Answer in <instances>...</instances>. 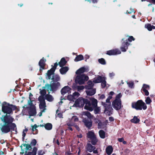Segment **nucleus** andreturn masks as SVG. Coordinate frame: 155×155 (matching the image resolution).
Returning a JSON list of instances; mask_svg holds the SVG:
<instances>
[{
	"mask_svg": "<svg viewBox=\"0 0 155 155\" xmlns=\"http://www.w3.org/2000/svg\"><path fill=\"white\" fill-rule=\"evenodd\" d=\"M45 128L47 130H50L52 128V124L49 123H47L44 126Z\"/></svg>",
	"mask_w": 155,
	"mask_h": 155,
	"instance_id": "nucleus-33",
	"label": "nucleus"
},
{
	"mask_svg": "<svg viewBox=\"0 0 155 155\" xmlns=\"http://www.w3.org/2000/svg\"><path fill=\"white\" fill-rule=\"evenodd\" d=\"M132 107L136 110H145L147 108V106L145 103L141 100H139L136 102L132 103Z\"/></svg>",
	"mask_w": 155,
	"mask_h": 155,
	"instance_id": "nucleus-5",
	"label": "nucleus"
},
{
	"mask_svg": "<svg viewBox=\"0 0 155 155\" xmlns=\"http://www.w3.org/2000/svg\"><path fill=\"white\" fill-rule=\"evenodd\" d=\"M71 88L68 86H66L63 88L61 90V92L62 94L64 95L66 93L70 92Z\"/></svg>",
	"mask_w": 155,
	"mask_h": 155,
	"instance_id": "nucleus-13",
	"label": "nucleus"
},
{
	"mask_svg": "<svg viewBox=\"0 0 155 155\" xmlns=\"http://www.w3.org/2000/svg\"><path fill=\"white\" fill-rule=\"evenodd\" d=\"M80 95V94L78 92H75L72 94H69L67 98L68 100L74 101V100L78 98Z\"/></svg>",
	"mask_w": 155,
	"mask_h": 155,
	"instance_id": "nucleus-10",
	"label": "nucleus"
},
{
	"mask_svg": "<svg viewBox=\"0 0 155 155\" xmlns=\"http://www.w3.org/2000/svg\"><path fill=\"white\" fill-rule=\"evenodd\" d=\"M148 6L149 7H150V6L151 7V8H150L151 9H152V10H153V9H154L153 6L152 5V4H149L148 5Z\"/></svg>",
	"mask_w": 155,
	"mask_h": 155,
	"instance_id": "nucleus-61",
	"label": "nucleus"
},
{
	"mask_svg": "<svg viewBox=\"0 0 155 155\" xmlns=\"http://www.w3.org/2000/svg\"><path fill=\"white\" fill-rule=\"evenodd\" d=\"M83 122L84 123L85 125L88 128H90L92 125V122L86 120L85 119H83Z\"/></svg>",
	"mask_w": 155,
	"mask_h": 155,
	"instance_id": "nucleus-20",
	"label": "nucleus"
},
{
	"mask_svg": "<svg viewBox=\"0 0 155 155\" xmlns=\"http://www.w3.org/2000/svg\"><path fill=\"white\" fill-rule=\"evenodd\" d=\"M84 57L82 55H79L76 56L74 59L75 61H78L83 60Z\"/></svg>",
	"mask_w": 155,
	"mask_h": 155,
	"instance_id": "nucleus-32",
	"label": "nucleus"
},
{
	"mask_svg": "<svg viewBox=\"0 0 155 155\" xmlns=\"http://www.w3.org/2000/svg\"><path fill=\"white\" fill-rule=\"evenodd\" d=\"M45 99L49 101H51L53 100V98L51 95L50 94H47L45 96Z\"/></svg>",
	"mask_w": 155,
	"mask_h": 155,
	"instance_id": "nucleus-34",
	"label": "nucleus"
},
{
	"mask_svg": "<svg viewBox=\"0 0 155 155\" xmlns=\"http://www.w3.org/2000/svg\"><path fill=\"white\" fill-rule=\"evenodd\" d=\"M57 65V63H55L53 67L48 71L46 75V78L47 79H51L54 81H57L59 80L60 78L58 76L56 75L55 76H53L54 72Z\"/></svg>",
	"mask_w": 155,
	"mask_h": 155,
	"instance_id": "nucleus-3",
	"label": "nucleus"
},
{
	"mask_svg": "<svg viewBox=\"0 0 155 155\" xmlns=\"http://www.w3.org/2000/svg\"><path fill=\"white\" fill-rule=\"evenodd\" d=\"M145 27L149 31H151L152 29H155V27L153 25H151L150 24H147L145 25Z\"/></svg>",
	"mask_w": 155,
	"mask_h": 155,
	"instance_id": "nucleus-27",
	"label": "nucleus"
},
{
	"mask_svg": "<svg viewBox=\"0 0 155 155\" xmlns=\"http://www.w3.org/2000/svg\"><path fill=\"white\" fill-rule=\"evenodd\" d=\"M127 84L131 88L134 87V83L133 82L130 81L127 82Z\"/></svg>",
	"mask_w": 155,
	"mask_h": 155,
	"instance_id": "nucleus-44",
	"label": "nucleus"
},
{
	"mask_svg": "<svg viewBox=\"0 0 155 155\" xmlns=\"http://www.w3.org/2000/svg\"><path fill=\"white\" fill-rule=\"evenodd\" d=\"M129 11H127V12H126V13H129V14H131L132 13V12H135V11H134V10H129Z\"/></svg>",
	"mask_w": 155,
	"mask_h": 155,
	"instance_id": "nucleus-58",
	"label": "nucleus"
},
{
	"mask_svg": "<svg viewBox=\"0 0 155 155\" xmlns=\"http://www.w3.org/2000/svg\"><path fill=\"white\" fill-rule=\"evenodd\" d=\"M36 114L35 107L33 106L31 107L29 111V114L30 116H33L35 115Z\"/></svg>",
	"mask_w": 155,
	"mask_h": 155,
	"instance_id": "nucleus-17",
	"label": "nucleus"
},
{
	"mask_svg": "<svg viewBox=\"0 0 155 155\" xmlns=\"http://www.w3.org/2000/svg\"><path fill=\"white\" fill-rule=\"evenodd\" d=\"M58 110H57L56 111V117L59 118H62V114L61 113H58Z\"/></svg>",
	"mask_w": 155,
	"mask_h": 155,
	"instance_id": "nucleus-46",
	"label": "nucleus"
},
{
	"mask_svg": "<svg viewBox=\"0 0 155 155\" xmlns=\"http://www.w3.org/2000/svg\"><path fill=\"white\" fill-rule=\"evenodd\" d=\"M86 92L87 95L92 96L94 95L96 93V90L94 89H87Z\"/></svg>",
	"mask_w": 155,
	"mask_h": 155,
	"instance_id": "nucleus-18",
	"label": "nucleus"
},
{
	"mask_svg": "<svg viewBox=\"0 0 155 155\" xmlns=\"http://www.w3.org/2000/svg\"><path fill=\"white\" fill-rule=\"evenodd\" d=\"M113 149L111 146H108L106 149V152L108 155H110L113 152Z\"/></svg>",
	"mask_w": 155,
	"mask_h": 155,
	"instance_id": "nucleus-24",
	"label": "nucleus"
},
{
	"mask_svg": "<svg viewBox=\"0 0 155 155\" xmlns=\"http://www.w3.org/2000/svg\"><path fill=\"white\" fill-rule=\"evenodd\" d=\"M139 121L140 120L138 119L137 117L135 116L134 117V118L131 120V122L134 123H138L139 122Z\"/></svg>",
	"mask_w": 155,
	"mask_h": 155,
	"instance_id": "nucleus-39",
	"label": "nucleus"
},
{
	"mask_svg": "<svg viewBox=\"0 0 155 155\" xmlns=\"http://www.w3.org/2000/svg\"><path fill=\"white\" fill-rule=\"evenodd\" d=\"M88 79V77L84 74H78L75 78V81L76 83L81 84H84L85 81H87Z\"/></svg>",
	"mask_w": 155,
	"mask_h": 155,
	"instance_id": "nucleus-7",
	"label": "nucleus"
},
{
	"mask_svg": "<svg viewBox=\"0 0 155 155\" xmlns=\"http://www.w3.org/2000/svg\"><path fill=\"white\" fill-rule=\"evenodd\" d=\"M99 134L100 137L102 138H104L105 137V134L103 130L99 131Z\"/></svg>",
	"mask_w": 155,
	"mask_h": 155,
	"instance_id": "nucleus-37",
	"label": "nucleus"
},
{
	"mask_svg": "<svg viewBox=\"0 0 155 155\" xmlns=\"http://www.w3.org/2000/svg\"><path fill=\"white\" fill-rule=\"evenodd\" d=\"M120 51L118 49H115L107 51V54L109 55H114L120 54L121 53Z\"/></svg>",
	"mask_w": 155,
	"mask_h": 155,
	"instance_id": "nucleus-12",
	"label": "nucleus"
},
{
	"mask_svg": "<svg viewBox=\"0 0 155 155\" xmlns=\"http://www.w3.org/2000/svg\"><path fill=\"white\" fill-rule=\"evenodd\" d=\"M100 111V107H96L95 108L94 112V113L96 114L99 113Z\"/></svg>",
	"mask_w": 155,
	"mask_h": 155,
	"instance_id": "nucleus-48",
	"label": "nucleus"
},
{
	"mask_svg": "<svg viewBox=\"0 0 155 155\" xmlns=\"http://www.w3.org/2000/svg\"><path fill=\"white\" fill-rule=\"evenodd\" d=\"M86 149L88 151L91 152L95 149V147L94 146H92L90 143H87Z\"/></svg>",
	"mask_w": 155,
	"mask_h": 155,
	"instance_id": "nucleus-21",
	"label": "nucleus"
},
{
	"mask_svg": "<svg viewBox=\"0 0 155 155\" xmlns=\"http://www.w3.org/2000/svg\"><path fill=\"white\" fill-rule=\"evenodd\" d=\"M122 95L121 93L117 95L115 100L112 103V106L113 107L117 110L120 109L121 107V102L120 99Z\"/></svg>",
	"mask_w": 155,
	"mask_h": 155,
	"instance_id": "nucleus-6",
	"label": "nucleus"
},
{
	"mask_svg": "<svg viewBox=\"0 0 155 155\" xmlns=\"http://www.w3.org/2000/svg\"><path fill=\"white\" fill-rule=\"evenodd\" d=\"M71 122H77L78 121V118L76 116H73L71 118Z\"/></svg>",
	"mask_w": 155,
	"mask_h": 155,
	"instance_id": "nucleus-45",
	"label": "nucleus"
},
{
	"mask_svg": "<svg viewBox=\"0 0 155 155\" xmlns=\"http://www.w3.org/2000/svg\"><path fill=\"white\" fill-rule=\"evenodd\" d=\"M38 127V126H37L36 124H35L34 125L32 126V131L34 132L35 131H36L35 132L33 133V134H37V130L36 129V128Z\"/></svg>",
	"mask_w": 155,
	"mask_h": 155,
	"instance_id": "nucleus-38",
	"label": "nucleus"
},
{
	"mask_svg": "<svg viewBox=\"0 0 155 155\" xmlns=\"http://www.w3.org/2000/svg\"><path fill=\"white\" fill-rule=\"evenodd\" d=\"M38 100L40 102H45L43 96H40L38 97Z\"/></svg>",
	"mask_w": 155,
	"mask_h": 155,
	"instance_id": "nucleus-49",
	"label": "nucleus"
},
{
	"mask_svg": "<svg viewBox=\"0 0 155 155\" xmlns=\"http://www.w3.org/2000/svg\"><path fill=\"white\" fill-rule=\"evenodd\" d=\"M40 93L41 96H44L46 94V92L45 90L43 89L40 91Z\"/></svg>",
	"mask_w": 155,
	"mask_h": 155,
	"instance_id": "nucleus-52",
	"label": "nucleus"
},
{
	"mask_svg": "<svg viewBox=\"0 0 155 155\" xmlns=\"http://www.w3.org/2000/svg\"><path fill=\"white\" fill-rule=\"evenodd\" d=\"M89 58V55H86L85 56V58H86V59L85 60V61H86V60L87 59H88Z\"/></svg>",
	"mask_w": 155,
	"mask_h": 155,
	"instance_id": "nucleus-63",
	"label": "nucleus"
},
{
	"mask_svg": "<svg viewBox=\"0 0 155 155\" xmlns=\"http://www.w3.org/2000/svg\"><path fill=\"white\" fill-rule=\"evenodd\" d=\"M98 61L100 63L102 64H106V62L103 58H101L98 60Z\"/></svg>",
	"mask_w": 155,
	"mask_h": 155,
	"instance_id": "nucleus-47",
	"label": "nucleus"
},
{
	"mask_svg": "<svg viewBox=\"0 0 155 155\" xmlns=\"http://www.w3.org/2000/svg\"><path fill=\"white\" fill-rule=\"evenodd\" d=\"M45 109H43L42 110H41V112L39 113L38 114V115L39 116L41 117L42 115V113L43 112H45Z\"/></svg>",
	"mask_w": 155,
	"mask_h": 155,
	"instance_id": "nucleus-56",
	"label": "nucleus"
},
{
	"mask_svg": "<svg viewBox=\"0 0 155 155\" xmlns=\"http://www.w3.org/2000/svg\"><path fill=\"white\" fill-rule=\"evenodd\" d=\"M37 142L36 140L35 139H33L31 142V144L32 145L35 146L36 145Z\"/></svg>",
	"mask_w": 155,
	"mask_h": 155,
	"instance_id": "nucleus-53",
	"label": "nucleus"
},
{
	"mask_svg": "<svg viewBox=\"0 0 155 155\" xmlns=\"http://www.w3.org/2000/svg\"><path fill=\"white\" fill-rule=\"evenodd\" d=\"M68 70V68L67 67H65L61 68L60 69V71L62 74H64L66 73Z\"/></svg>",
	"mask_w": 155,
	"mask_h": 155,
	"instance_id": "nucleus-30",
	"label": "nucleus"
},
{
	"mask_svg": "<svg viewBox=\"0 0 155 155\" xmlns=\"http://www.w3.org/2000/svg\"><path fill=\"white\" fill-rule=\"evenodd\" d=\"M1 119L3 123V125L1 124L2 126L1 130L2 132L7 133L9 132L11 129L14 130L16 129L15 124L12 123L14 119L10 116H3Z\"/></svg>",
	"mask_w": 155,
	"mask_h": 155,
	"instance_id": "nucleus-1",
	"label": "nucleus"
},
{
	"mask_svg": "<svg viewBox=\"0 0 155 155\" xmlns=\"http://www.w3.org/2000/svg\"><path fill=\"white\" fill-rule=\"evenodd\" d=\"M135 40L134 38L132 36H130L128 38V40L131 42L132 41H134Z\"/></svg>",
	"mask_w": 155,
	"mask_h": 155,
	"instance_id": "nucleus-54",
	"label": "nucleus"
},
{
	"mask_svg": "<svg viewBox=\"0 0 155 155\" xmlns=\"http://www.w3.org/2000/svg\"><path fill=\"white\" fill-rule=\"evenodd\" d=\"M87 137L88 138H90L91 140V143L93 145H95L97 141L96 137L94 133L92 131H89L87 134Z\"/></svg>",
	"mask_w": 155,
	"mask_h": 155,
	"instance_id": "nucleus-9",
	"label": "nucleus"
},
{
	"mask_svg": "<svg viewBox=\"0 0 155 155\" xmlns=\"http://www.w3.org/2000/svg\"><path fill=\"white\" fill-rule=\"evenodd\" d=\"M45 59L43 58H42L39 62V65L40 66V70L44 69V67L45 65Z\"/></svg>",
	"mask_w": 155,
	"mask_h": 155,
	"instance_id": "nucleus-15",
	"label": "nucleus"
},
{
	"mask_svg": "<svg viewBox=\"0 0 155 155\" xmlns=\"http://www.w3.org/2000/svg\"><path fill=\"white\" fill-rule=\"evenodd\" d=\"M84 88V87L83 86H79L77 87V90L78 91L83 90Z\"/></svg>",
	"mask_w": 155,
	"mask_h": 155,
	"instance_id": "nucleus-51",
	"label": "nucleus"
},
{
	"mask_svg": "<svg viewBox=\"0 0 155 155\" xmlns=\"http://www.w3.org/2000/svg\"><path fill=\"white\" fill-rule=\"evenodd\" d=\"M87 84V85L85 87L86 89H89L92 88L94 86L93 82L91 81H89L88 82Z\"/></svg>",
	"mask_w": 155,
	"mask_h": 155,
	"instance_id": "nucleus-29",
	"label": "nucleus"
},
{
	"mask_svg": "<svg viewBox=\"0 0 155 155\" xmlns=\"http://www.w3.org/2000/svg\"><path fill=\"white\" fill-rule=\"evenodd\" d=\"M87 69L84 67H82L78 70L76 72V74L81 75V73H83L86 71Z\"/></svg>",
	"mask_w": 155,
	"mask_h": 155,
	"instance_id": "nucleus-23",
	"label": "nucleus"
},
{
	"mask_svg": "<svg viewBox=\"0 0 155 155\" xmlns=\"http://www.w3.org/2000/svg\"><path fill=\"white\" fill-rule=\"evenodd\" d=\"M87 102V100H85L82 97H79L75 101L73 107H83Z\"/></svg>",
	"mask_w": 155,
	"mask_h": 155,
	"instance_id": "nucleus-8",
	"label": "nucleus"
},
{
	"mask_svg": "<svg viewBox=\"0 0 155 155\" xmlns=\"http://www.w3.org/2000/svg\"><path fill=\"white\" fill-rule=\"evenodd\" d=\"M37 150V148L34 147L33 149L32 152H26L24 155H36Z\"/></svg>",
	"mask_w": 155,
	"mask_h": 155,
	"instance_id": "nucleus-26",
	"label": "nucleus"
},
{
	"mask_svg": "<svg viewBox=\"0 0 155 155\" xmlns=\"http://www.w3.org/2000/svg\"><path fill=\"white\" fill-rule=\"evenodd\" d=\"M104 77L98 76L93 79V82L94 83H100L104 79Z\"/></svg>",
	"mask_w": 155,
	"mask_h": 155,
	"instance_id": "nucleus-16",
	"label": "nucleus"
},
{
	"mask_svg": "<svg viewBox=\"0 0 155 155\" xmlns=\"http://www.w3.org/2000/svg\"><path fill=\"white\" fill-rule=\"evenodd\" d=\"M114 94L113 91H111L109 93V96L106 100V103L104 104L105 107L104 113L107 115H110L113 112V109L111 105L110 100L112 98V95Z\"/></svg>",
	"mask_w": 155,
	"mask_h": 155,
	"instance_id": "nucleus-2",
	"label": "nucleus"
},
{
	"mask_svg": "<svg viewBox=\"0 0 155 155\" xmlns=\"http://www.w3.org/2000/svg\"><path fill=\"white\" fill-rule=\"evenodd\" d=\"M67 124L69 126H74L78 130H79L80 129L78 126L72 123H68Z\"/></svg>",
	"mask_w": 155,
	"mask_h": 155,
	"instance_id": "nucleus-40",
	"label": "nucleus"
},
{
	"mask_svg": "<svg viewBox=\"0 0 155 155\" xmlns=\"http://www.w3.org/2000/svg\"><path fill=\"white\" fill-rule=\"evenodd\" d=\"M114 75H115L114 74L113 72L110 73L109 74L110 77H113L114 76Z\"/></svg>",
	"mask_w": 155,
	"mask_h": 155,
	"instance_id": "nucleus-59",
	"label": "nucleus"
},
{
	"mask_svg": "<svg viewBox=\"0 0 155 155\" xmlns=\"http://www.w3.org/2000/svg\"><path fill=\"white\" fill-rule=\"evenodd\" d=\"M145 101L147 104H150L152 102L151 100L150 99V97H146Z\"/></svg>",
	"mask_w": 155,
	"mask_h": 155,
	"instance_id": "nucleus-41",
	"label": "nucleus"
},
{
	"mask_svg": "<svg viewBox=\"0 0 155 155\" xmlns=\"http://www.w3.org/2000/svg\"><path fill=\"white\" fill-rule=\"evenodd\" d=\"M90 100L91 102V104L93 107H94V108L96 107L97 105V100L96 99L92 97L91 98Z\"/></svg>",
	"mask_w": 155,
	"mask_h": 155,
	"instance_id": "nucleus-22",
	"label": "nucleus"
},
{
	"mask_svg": "<svg viewBox=\"0 0 155 155\" xmlns=\"http://www.w3.org/2000/svg\"><path fill=\"white\" fill-rule=\"evenodd\" d=\"M95 122L96 123H98V128H103V127L102 126V124L100 122V121L97 119H95Z\"/></svg>",
	"mask_w": 155,
	"mask_h": 155,
	"instance_id": "nucleus-35",
	"label": "nucleus"
},
{
	"mask_svg": "<svg viewBox=\"0 0 155 155\" xmlns=\"http://www.w3.org/2000/svg\"><path fill=\"white\" fill-rule=\"evenodd\" d=\"M44 153L42 150H40L38 151V155H43Z\"/></svg>",
	"mask_w": 155,
	"mask_h": 155,
	"instance_id": "nucleus-55",
	"label": "nucleus"
},
{
	"mask_svg": "<svg viewBox=\"0 0 155 155\" xmlns=\"http://www.w3.org/2000/svg\"><path fill=\"white\" fill-rule=\"evenodd\" d=\"M150 89V86L149 85L144 84L142 88L141 91H143L144 93V95L146 96H148L149 95V92L148 90Z\"/></svg>",
	"mask_w": 155,
	"mask_h": 155,
	"instance_id": "nucleus-11",
	"label": "nucleus"
},
{
	"mask_svg": "<svg viewBox=\"0 0 155 155\" xmlns=\"http://www.w3.org/2000/svg\"><path fill=\"white\" fill-rule=\"evenodd\" d=\"M129 45V44L127 41L124 42L122 43V45L120 47V49L122 51L125 52L126 51L127 49L128 46Z\"/></svg>",
	"mask_w": 155,
	"mask_h": 155,
	"instance_id": "nucleus-14",
	"label": "nucleus"
},
{
	"mask_svg": "<svg viewBox=\"0 0 155 155\" xmlns=\"http://www.w3.org/2000/svg\"><path fill=\"white\" fill-rule=\"evenodd\" d=\"M28 130V129L27 128H25L23 132L22 133V136L23 139H24L25 137V136L26 133Z\"/></svg>",
	"mask_w": 155,
	"mask_h": 155,
	"instance_id": "nucleus-50",
	"label": "nucleus"
},
{
	"mask_svg": "<svg viewBox=\"0 0 155 155\" xmlns=\"http://www.w3.org/2000/svg\"><path fill=\"white\" fill-rule=\"evenodd\" d=\"M39 104V107L40 109H43L45 108V102H40Z\"/></svg>",
	"mask_w": 155,
	"mask_h": 155,
	"instance_id": "nucleus-42",
	"label": "nucleus"
},
{
	"mask_svg": "<svg viewBox=\"0 0 155 155\" xmlns=\"http://www.w3.org/2000/svg\"><path fill=\"white\" fill-rule=\"evenodd\" d=\"M93 108L92 104L90 103H86L84 107V108L87 110L92 111L93 110Z\"/></svg>",
	"mask_w": 155,
	"mask_h": 155,
	"instance_id": "nucleus-19",
	"label": "nucleus"
},
{
	"mask_svg": "<svg viewBox=\"0 0 155 155\" xmlns=\"http://www.w3.org/2000/svg\"><path fill=\"white\" fill-rule=\"evenodd\" d=\"M105 98V96L104 94H102L100 95L99 97V99H103Z\"/></svg>",
	"mask_w": 155,
	"mask_h": 155,
	"instance_id": "nucleus-57",
	"label": "nucleus"
},
{
	"mask_svg": "<svg viewBox=\"0 0 155 155\" xmlns=\"http://www.w3.org/2000/svg\"><path fill=\"white\" fill-rule=\"evenodd\" d=\"M79 147H80V149L81 148H83V144L82 143H80V146Z\"/></svg>",
	"mask_w": 155,
	"mask_h": 155,
	"instance_id": "nucleus-64",
	"label": "nucleus"
},
{
	"mask_svg": "<svg viewBox=\"0 0 155 155\" xmlns=\"http://www.w3.org/2000/svg\"><path fill=\"white\" fill-rule=\"evenodd\" d=\"M23 146L25 147L26 150H29L31 149V146L29 144H24Z\"/></svg>",
	"mask_w": 155,
	"mask_h": 155,
	"instance_id": "nucleus-43",
	"label": "nucleus"
},
{
	"mask_svg": "<svg viewBox=\"0 0 155 155\" xmlns=\"http://www.w3.org/2000/svg\"><path fill=\"white\" fill-rule=\"evenodd\" d=\"M81 115L82 117L84 116H86L89 118H91L93 117L92 116L91 114L88 111L83 112H82Z\"/></svg>",
	"mask_w": 155,
	"mask_h": 155,
	"instance_id": "nucleus-28",
	"label": "nucleus"
},
{
	"mask_svg": "<svg viewBox=\"0 0 155 155\" xmlns=\"http://www.w3.org/2000/svg\"><path fill=\"white\" fill-rule=\"evenodd\" d=\"M124 140L123 138H120L118 139V140L120 142H122Z\"/></svg>",
	"mask_w": 155,
	"mask_h": 155,
	"instance_id": "nucleus-60",
	"label": "nucleus"
},
{
	"mask_svg": "<svg viewBox=\"0 0 155 155\" xmlns=\"http://www.w3.org/2000/svg\"><path fill=\"white\" fill-rule=\"evenodd\" d=\"M16 108L15 106L10 105L5 102L2 104V110L4 113L10 114L12 113V110L15 109Z\"/></svg>",
	"mask_w": 155,
	"mask_h": 155,
	"instance_id": "nucleus-4",
	"label": "nucleus"
},
{
	"mask_svg": "<svg viewBox=\"0 0 155 155\" xmlns=\"http://www.w3.org/2000/svg\"><path fill=\"white\" fill-rule=\"evenodd\" d=\"M114 120V118L113 117H110L109 118V120L110 121H113Z\"/></svg>",
	"mask_w": 155,
	"mask_h": 155,
	"instance_id": "nucleus-62",
	"label": "nucleus"
},
{
	"mask_svg": "<svg viewBox=\"0 0 155 155\" xmlns=\"http://www.w3.org/2000/svg\"><path fill=\"white\" fill-rule=\"evenodd\" d=\"M66 61L64 58H62L59 62V64L60 67H61L64 66L66 63Z\"/></svg>",
	"mask_w": 155,
	"mask_h": 155,
	"instance_id": "nucleus-31",
	"label": "nucleus"
},
{
	"mask_svg": "<svg viewBox=\"0 0 155 155\" xmlns=\"http://www.w3.org/2000/svg\"><path fill=\"white\" fill-rule=\"evenodd\" d=\"M33 96L32 94L31 93H30L29 95V100L28 101V103L29 105H30L31 107H32L33 105L32 104V102L34 101L33 98H32Z\"/></svg>",
	"mask_w": 155,
	"mask_h": 155,
	"instance_id": "nucleus-25",
	"label": "nucleus"
},
{
	"mask_svg": "<svg viewBox=\"0 0 155 155\" xmlns=\"http://www.w3.org/2000/svg\"><path fill=\"white\" fill-rule=\"evenodd\" d=\"M106 78L105 77H104V79L102 81H101V86L102 88H104L107 86L106 82L105 81Z\"/></svg>",
	"mask_w": 155,
	"mask_h": 155,
	"instance_id": "nucleus-36",
	"label": "nucleus"
}]
</instances>
